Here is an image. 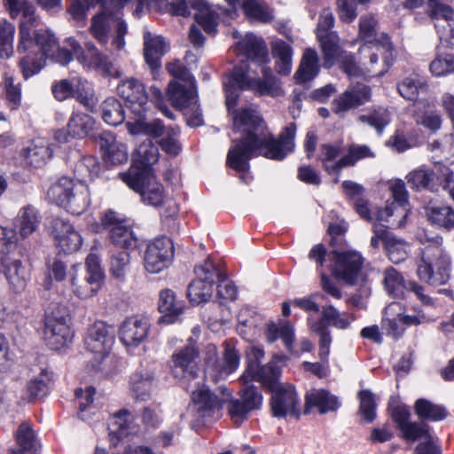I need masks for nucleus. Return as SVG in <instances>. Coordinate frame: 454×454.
<instances>
[{"instance_id": "412c9836", "label": "nucleus", "mask_w": 454, "mask_h": 454, "mask_svg": "<svg viewBox=\"0 0 454 454\" xmlns=\"http://www.w3.org/2000/svg\"><path fill=\"white\" fill-rule=\"evenodd\" d=\"M199 350L195 343H188L172 355V372L176 378L193 380L199 372Z\"/></svg>"}, {"instance_id": "8fccbe9b", "label": "nucleus", "mask_w": 454, "mask_h": 454, "mask_svg": "<svg viewBox=\"0 0 454 454\" xmlns=\"http://www.w3.org/2000/svg\"><path fill=\"white\" fill-rule=\"evenodd\" d=\"M341 152V145H323L321 146L320 160L324 165L325 169L328 173L339 172L342 168V157L338 159Z\"/></svg>"}, {"instance_id": "09e8293b", "label": "nucleus", "mask_w": 454, "mask_h": 454, "mask_svg": "<svg viewBox=\"0 0 454 454\" xmlns=\"http://www.w3.org/2000/svg\"><path fill=\"white\" fill-rule=\"evenodd\" d=\"M272 54L276 58V70L280 74H289L292 70V47L286 42L278 40L272 43Z\"/></svg>"}, {"instance_id": "49530a36", "label": "nucleus", "mask_w": 454, "mask_h": 454, "mask_svg": "<svg viewBox=\"0 0 454 454\" xmlns=\"http://www.w3.org/2000/svg\"><path fill=\"white\" fill-rule=\"evenodd\" d=\"M428 221L445 231L454 229V209L449 206H433L426 211Z\"/></svg>"}, {"instance_id": "338daca9", "label": "nucleus", "mask_w": 454, "mask_h": 454, "mask_svg": "<svg viewBox=\"0 0 454 454\" xmlns=\"http://www.w3.org/2000/svg\"><path fill=\"white\" fill-rule=\"evenodd\" d=\"M50 380L51 375L47 370H42L37 376L32 378L27 384L28 400L45 395Z\"/></svg>"}, {"instance_id": "bf43d9fd", "label": "nucleus", "mask_w": 454, "mask_h": 454, "mask_svg": "<svg viewBox=\"0 0 454 454\" xmlns=\"http://www.w3.org/2000/svg\"><path fill=\"white\" fill-rule=\"evenodd\" d=\"M312 332L317 333L319 339V357L322 361L326 362L330 354V347L332 343L331 333L327 325L323 321L309 322Z\"/></svg>"}, {"instance_id": "0eeeda50", "label": "nucleus", "mask_w": 454, "mask_h": 454, "mask_svg": "<svg viewBox=\"0 0 454 454\" xmlns=\"http://www.w3.org/2000/svg\"><path fill=\"white\" fill-rule=\"evenodd\" d=\"M49 199L73 215H81L90 204L88 185L62 176L47 192Z\"/></svg>"}, {"instance_id": "a878e982", "label": "nucleus", "mask_w": 454, "mask_h": 454, "mask_svg": "<svg viewBox=\"0 0 454 454\" xmlns=\"http://www.w3.org/2000/svg\"><path fill=\"white\" fill-rule=\"evenodd\" d=\"M334 25V17L329 9H324L320 14L317 37L320 42L324 59H332L340 44V37L336 32L331 31Z\"/></svg>"}, {"instance_id": "37998d69", "label": "nucleus", "mask_w": 454, "mask_h": 454, "mask_svg": "<svg viewBox=\"0 0 454 454\" xmlns=\"http://www.w3.org/2000/svg\"><path fill=\"white\" fill-rule=\"evenodd\" d=\"M240 356L238 350L229 343H225L222 360L214 364L215 372L213 380L223 378L234 372L239 366Z\"/></svg>"}, {"instance_id": "58836bf2", "label": "nucleus", "mask_w": 454, "mask_h": 454, "mask_svg": "<svg viewBox=\"0 0 454 454\" xmlns=\"http://www.w3.org/2000/svg\"><path fill=\"white\" fill-rule=\"evenodd\" d=\"M133 419V415L127 409H121L112 416L108 423V430L113 445L117 444L120 439L129 434V428Z\"/></svg>"}, {"instance_id": "603ef678", "label": "nucleus", "mask_w": 454, "mask_h": 454, "mask_svg": "<svg viewBox=\"0 0 454 454\" xmlns=\"http://www.w3.org/2000/svg\"><path fill=\"white\" fill-rule=\"evenodd\" d=\"M401 310V306L398 302L389 303L384 310L383 326L387 330V333L394 338L400 337L405 326L398 320V311Z\"/></svg>"}, {"instance_id": "1a4fd4ad", "label": "nucleus", "mask_w": 454, "mask_h": 454, "mask_svg": "<svg viewBox=\"0 0 454 454\" xmlns=\"http://www.w3.org/2000/svg\"><path fill=\"white\" fill-rule=\"evenodd\" d=\"M86 275L79 278L81 264H74L69 270L72 293L81 300H86L98 294L102 287L105 273L100 264V258L93 253L85 260Z\"/></svg>"}, {"instance_id": "ddd939ff", "label": "nucleus", "mask_w": 454, "mask_h": 454, "mask_svg": "<svg viewBox=\"0 0 454 454\" xmlns=\"http://www.w3.org/2000/svg\"><path fill=\"white\" fill-rule=\"evenodd\" d=\"M194 273L196 278L188 286L187 297L192 304L200 305L212 297L216 278L222 274V266L207 258L194 269Z\"/></svg>"}, {"instance_id": "2eb2a0df", "label": "nucleus", "mask_w": 454, "mask_h": 454, "mask_svg": "<svg viewBox=\"0 0 454 454\" xmlns=\"http://www.w3.org/2000/svg\"><path fill=\"white\" fill-rule=\"evenodd\" d=\"M190 9L196 11L195 20L205 32L215 33L218 17L205 0H176L167 5L168 12L183 17L191 14Z\"/></svg>"}, {"instance_id": "e2e57ef3", "label": "nucleus", "mask_w": 454, "mask_h": 454, "mask_svg": "<svg viewBox=\"0 0 454 454\" xmlns=\"http://www.w3.org/2000/svg\"><path fill=\"white\" fill-rule=\"evenodd\" d=\"M265 352L261 346H251L247 350V368L243 374L239 377V381L247 385V379L254 372L255 369L261 366V363L264 357Z\"/></svg>"}, {"instance_id": "a19ab883", "label": "nucleus", "mask_w": 454, "mask_h": 454, "mask_svg": "<svg viewBox=\"0 0 454 454\" xmlns=\"http://www.w3.org/2000/svg\"><path fill=\"white\" fill-rule=\"evenodd\" d=\"M96 125L95 120L89 114L74 112L68 120L67 129L70 137L84 138L90 135Z\"/></svg>"}, {"instance_id": "4c0bfd02", "label": "nucleus", "mask_w": 454, "mask_h": 454, "mask_svg": "<svg viewBox=\"0 0 454 454\" xmlns=\"http://www.w3.org/2000/svg\"><path fill=\"white\" fill-rule=\"evenodd\" d=\"M40 222L38 210L31 205H27L20 209L15 217L14 225L18 229L19 234L25 239L37 230Z\"/></svg>"}, {"instance_id": "aec40b11", "label": "nucleus", "mask_w": 454, "mask_h": 454, "mask_svg": "<svg viewBox=\"0 0 454 454\" xmlns=\"http://www.w3.org/2000/svg\"><path fill=\"white\" fill-rule=\"evenodd\" d=\"M391 417L396 424L402 437L407 442H422L432 435L427 425L410 421L411 412L406 405L394 407L391 411Z\"/></svg>"}, {"instance_id": "c85d7f7f", "label": "nucleus", "mask_w": 454, "mask_h": 454, "mask_svg": "<svg viewBox=\"0 0 454 454\" xmlns=\"http://www.w3.org/2000/svg\"><path fill=\"white\" fill-rule=\"evenodd\" d=\"M144 39V57L155 77L161 67V59L168 51L169 46L165 39L145 30Z\"/></svg>"}, {"instance_id": "052dcab7", "label": "nucleus", "mask_w": 454, "mask_h": 454, "mask_svg": "<svg viewBox=\"0 0 454 454\" xmlns=\"http://www.w3.org/2000/svg\"><path fill=\"white\" fill-rule=\"evenodd\" d=\"M15 439L18 445L23 451L35 450L38 445L37 439L35 437V431L31 425L25 421L22 422L15 434Z\"/></svg>"}, {"instance_id": "c9c22d12", "label": "nucleus", "mask_w": 454, "mask_h": 454, "mask_svg": "<svg viewBox=\"0 0 454 454\" xmlns=\"http://www.w3.org/2000/svg\"><path fill=\"white\" fill-rule=\"evenodd\" d=\"M159 160L158 147L150 139L142 142L136 150L133 157V164L130 168H136L138 173H153L152 166Z\"/></svg>"}, {"instance_id": "4d7b16f0", "label": "nucleus", "mask_w": 454, "mask_h": 454, "mask_svg": "<svg viewBox=\"0 0 454 454\" xmlns=\"http://www.w3.org/2000/svg\"><path fill=\"white\" fill-rule=\"evenodd\" d=\"M358 120L373 128L379 135H381L384 129L390 123L391 116L387 109L380 107L368 114L359 116Z\"/></svg>"}, {"instance_id": "5fc2aeb1", "label": "nucleus", "mask_w": 454, "mask_h": 454, "mask_svg": "<svg viewBox=\"0 0 454 454\" xmlns=\"http://www.w3.org/2000/svg\"><path fill=\"white\" fill-rule=\"evenodd\" d=\"M101 170L100 164L94 156H84L74 166V175L80 180L85 182L86 179L93 180L98 177Z\"/></svg>"}, {"instance_id": "13d9d810", "label": "nucleus", "mask_w": 454, "mask_h": 454, "mask_svg": "<svg viewBox=\"0 0 454 454\" xmlns=\"http://www.w3.org/2000/svg\"><path fill=\"white\" fill-rule=\"evenodd\" d=\"M15 27L6 20L0 21V58H9L13 53Z\"/></svg>"}, {"instance_id": "c756f323", "label": "nucleus", "mask_w": 454, "mask_h": 454, "mask_svg": "<svg viewBox=\"0 0 454 454\" xmlns=\"http://www.w3.org/2000/svg\"><path fill=\"white\" fill-rule=\"evenodd\" d=\"M231 7L229 15L236 16L240 7L246 17L251 20L267 23L273 20L272 9L262 0H225Z\"/></svg>"}, {"instance_id": "69168bd1", "label": "nucleus", "mask_w": 454, "mask_h": 454, "mask_svg": "<svg viewBox=\"0 0 454 454\" xmlns=\"http://www.w3.org/2000/svg\"><path fill=\"white\" fill-rule=\"evenodd\" d=\"M375 157V153L366 145L353 144L348 147V153L342 157V166H354L357 161Z\"/></svg>"}, {"instance_id": "39448f33", "label": "nucleus", "mask_w": 454, "mask_h": 454, "mask_svg": "<svg viewBox=\"0 0 454 454\" xmlns=\"http://www.w3.org/2000/svg\"><path fill=\"white\" fill-rule=\"evenodd\" d=\"M130 0H112L109 6L92 18L90 32L95 39L102 44L108 42L109 32L114 29V35L112 44L117 50H122L125 46L124 37L128 32L127 25L121 19V9ZM139 5H143L144 0H137Z\"/></svg>"}, {"instance_id": "bb28decb", "label": "nucleus", "mask_w": 454, "mask_h": 454, "mask_svg": "<svg viewBox=\"0 0 454 454\" xmlns=\"http://www.w3.org/2000/svg\"><path fill=\"white\" fill-rule=\"evenodd\" d=\"M52 235L56 247L64 254L79 251L83 243L81 233L69 222L61 219L54 222Z\"/></svg>"}, {"instance_id": "b1692460", "label": "nucleus", "mask_w": 454, "mask_h": 454, "mask_svg": "<svg viewBox=\"0 0 454 454\" xmlns=\"http://www.w3.org/2000/svg\"><path fill=\"white\" fill-rule=\"evenodd\" d=\"M102 223L110 229V238L117 247L133 249L137 245V239L133 231L122 221L116 212L109 210L102 217Z\"/></svg>"}, {"instance_id": "20e7f679", "label": "nucleus", "mask_w": 454, "mask_h": 454, "mask_svg": "<svg viewBox=\"0 0 454 454\" xmlns=\"http://www.w3.org/2000/svg\"><path fill=\"white\" fill-rule=\"evenodd\" d=\"M417 239L424 245L417 269L419 278L431 286L446 284L450 278L451 261L442 247V237L429 236L421 231L417 234Z\"/></svg>"}, {"instance_id": "4be33fe9", "label": "nucleus", "mask_w": 454, "mask_h": 454, "mask_svg": "<svg viewBox=\"0 0 454 454\" xmlns=\"http://www.w3.org/2000/svg\"><path fill=\"white\" fill-rule=\"evenodd\" d=\"M117 92L135 115L140 117L145 113L148 95L141 81L134 77L123 79L117 86Z\"/></svg>"}, {"instance_id": "2f4dec72", "label": "nucleus", "mask_w": 454, "mask_h": 454, "mask_svg": "<svg viewBox=\"0 0 454 454\" xmlns=\"http://www.w3.org/2000/svg\"><path fill=\"white\" fill-rule=\"evenodd\" d=\"M340 403L336 395L325 389H312L305 396L304 413L317 410L320 414L336 411Z\"/></svg>"}, {"instance_id": "423d86ee", "label": "nucleus", "mask_w": 454, "mask_h": 454, "mask_svg": "<svg viewBox=\"0 0 454 454\" xmlns=\"http://www.w3.org/2000/svg\"><path fill=\"white\" fill-rule=\"evenodd\" d=\"M378 20L372 13L364 14L359 19L357 40L364 42L359 48L360 55H366L374 63L380 56L383 63L392 65L394 60V48L390 38L386 34L378 35Z\"/></svg>"}, {"instance_id": "f8f14e48", "label": "nucleus", "mask_w": 454, "mask_h": 454, "mask_svg": "<svg viewBox=\"0 0 454 454\" xmlns=\"http://www.w3.org/2000/svg\"><path fill=\"white\" fill-rule=\"evenodd\" d=\"M114 343V336L110 326L102 321H97L89 326L84 337L86 350L93 356L94 364L98 370H106V362H112L114 357L111 350Z\"/></svg>"}, {"instance_id": "72a5a7b5", "label": "nucleus", "mask_w": 454, "mask_h": 454, "mask_svg": "<svg viewBox=\"0 0 454 454\" xmlns=\"http://www.w3.org/2000/svg\"><path fill=\"white\" fill-rule=\"evenodd\" d=\"M3 271L11 286L16 291L24 290L29 280V270L19 259H2Z\"/></svg>"}, {"instance_id": "680f3d73", "label": "nucleus", "mask_w": 454, "mask_h": 454, "mask_svg": "<svg viewBox=\"0 0 454 454\" xmlns=\"http://www.w3.org/2000/svg\"><path fill=\"white\" fill-rule=\"evenodd\" d=\"M407 182L411 187L415 189H428L434 190L433 179L434 173L429 169L421 167L411 172L407 176Z\"/></svg>"}, {"instance_id": "3c124183", "label": "nucleus", "mask_w": 454, "mask_h": 454, "mask_svg": "<svg viewBox=\"0 0 454 454\" xmlns=\"http://www.w3.org/2000/svg\"><path fill=\"white\" fill-rule=\"evenodd\" d=\"M322 318L318 321H323L328 325H332L340 330H345L356 320L353 314L340 313L337 309L332 305L325 306L321 312Z\"/></svg>"}, {"instance_id": "473e14b6", "label": "nucleus", "mask_w": 454, "mask_h": 454, "mask_svg": "<svg viewBox=\"0 0 454 454\" xmlns=\"http://www.w3.org/2000/svg\"><path fill=\"white\" fill-rule=\"evenodd\" d=\"M286 356L284 355H275L271 361L265 365H261L255 369L247 379V384L252 381L260 382L264 387L272 389L275 386L280 385L278 382L281 368L278 365V363H284Z\"/></svg>"}, {"instance_id": "774afa93", "label": "nucleus", "mask_w": 454, "mask_h": 454, "mask_svg": "<svg viewBox=\"0 0 454 454\" xmlns=\"http://www.w3.org/2000/svg\"><path fill=\"white\" fill-rule=\"evenodd\" d=\"M429 70L434 76H445L454 74V55L437 56L429 65Z\"/></svg>"}, {"instance_id": "e433bc0d", "label": "nucleus", "mask_w": 454, "mask_h": 454, "mask_svg": "<svg viewBox=\"0 0 454 454\" xmlns=\"http://www.w3.org/2000/svg\"><path fill=\"white\" fill-rule=\"evenodd\" d=\"M154 389L153 375L147 371H138L129 379V390L136 400H148Z\"/></svg>"}, {"instance_id": "4468645a", "label": "nucleus", "mask_w": 454, "mask_h": 454, "mask_svg": "<svg viewBox=\"0 0 454 454\" xmlns=\"http://www.w3.org/2000/svg\"><path fill=\"white\" fill-rule=\"evenodd\" d=\"M123 183L140 194L144 203L158 207L165 201V192L158 182L154 173H138L136 168H129L128 172L120 175Z\"/></svg>"}, {"instance_id": "6ab92c4d", "label": "nucleus", "mask_w": 454, "mask_h": 454, "mask_svg": "<svg viewBox=\"0 0 454 454\" xmlns=\"http://www.w3.org/2000/svg\"><path fill=\"white\" fill-rule=\"evenodd\" d=\"M173 256L172 241L165 237L155 239L145 252V268L149 273H159L170 264Z\"/></svg>"}, {"instance_id": "cd10ccee", "label": "nucleus", "mask_w": 454, "mask_h": 454, "mask_svg": "<svg viewBox=\"0 0 454 454\" xmlns=\"http://www.w3.org/2000/svg\"><path fill=\"white\" fill-rule=\"evenodd\" d=\"M371 88L364 83H356L348 87L333 102V110L336 114H343L356 108L371 99Z\"/></svg>"}, {"instance_id": "9b49d317", "label": "nucleus", "mask_w": 454, "mask_h": 454, "mask_svg": "<svg viewBox=\"0 0 454 454\" xmlns=\"http://www.w3.org/2000/svg\"><path fill=\"white\" fill-rule=\"evenodd\" d=\"M65 43L69 50L60 47L64 51H67L73 59V56L75 57L77 61L88 70H95L101 73L102 74L120 77L121 72L116 69L114 64L109 60L108 57L101 53L93 43L88 42L84 44V48H82L80 43L73 37L66 39ZM62 65L61 63H59ZM67 65V63L65 64Z\"/></svg>"}, {"instance_id": "9d476101", "label": "nucleus", "mask_w": 454, "mask_h": 454, "mask_svg": "<svg viewBox=\"0 0 454 454\" xmlns=\"http://www.w3.org/2000/svg\"><path fill=\"white\" fill-rule=\"evenodd\" d=\"M360 62L356 61L354 54L351 52L343 51L340 44H338V51H336L332 59L325 60V67H331L334 64H338L339 68L346 74L349 78L353 77H372L383 75L390 67L391 65H387L381 62L372 63L371 59L366 55H360Z\"/></svg>"}, {"instance_id": "6e6d98bb", "label": "nucleus", "mask_w": 454, "mask_h": 454, "mask_svg": "<svg viewBox=\"0 0 454 454\" xmlns=\"http://www.w3.org/2000/svg\"><path fill=\"white\" fill-rule=\"evenodd\" d=\"M415 411L419 419L433 421L442 420L447 415L446 410L442 406L434 404L427 399L417 400Z\"/></svg>"}, {"instance_id": "f3484780", "label": "nucleus", "mask_w": 454, "mask_h": 454, "mask_svg": "<svg viewBox=\"0 0 454 454\" xmlns=\"http://www.w3.org/2000/svg\"><path fill=\"white\" fill-rule=\"evenodd\" d=\"M271 411L274 417H294L298 419L301 416L300 401L295 387L289 383L275 386L270 389Z\"/></svg>"}, {"instance_id": "a211bd4d", "label": "nucleus", "mask_w": 454, "mask_h": 454, "mask_svg": "<svg viewBox=\"0 0 454 454\" xmlns=\"http://www.w3.org/2000/svg\"><path fill=\"white\" fill-rule=\"evenodd\" d=\"M334 276L344 282L354 285L363 278V257L355 250H346L333 253Z\"/></svg>"}, {"instance_id": "5701e85b", "label": "nucleus", "mask_w": 454, "mask_h": 454, "mask_svg": "<svg viewBox=\"0 0 454 454\" xmlns=\"http://www.w3.org/2000/svg\"><path fill=\"white\" fill-rule=\"evenodd\" d=\"M150 331L148 319L142 316L128 317L121 325L119 335L121 341L132 352L147 339Z\"/></svg>"}, {"instance_id": "de8ad7c7", "label": "nucleus", "mask_w": 454, "mask_h": 454, "mask_svg": "<svg viewBox=\"0 0 454 454\" xmlns=\"http://www.w3.org/2000/svg\"><path fill=\"white\" fill-rule=\"evenodd\" d=\"M281 339L288 351L294 354L293 345L294 342V329L288 321H284L279 325L272 323L268 325L267 340L270 343Z\"/></svg>"}, {"instance_id": "c03bdc74", "label": "nucleus", "mask_w": 454, "mask_h": 454, "mask_svg": "<svg viewBox=\"0 0 454 454\" xmlns=\"http://www.w3.org/2000/svg\"><path fill=\"white\" fill-rule=\"evenodd\" d=\"M108 270L112 278L125 282L130 271V255L127 251H114L110 254Z\"/></svg>"}, {"instance_id": "0e129e2a", "label": "nucleus", "mask_w": 454, "mask_h": 454, "mask_svg": "<svg viewBox=\"0 0 454 454\" xmlns=\"http://www.w3.org/2000/svg\"><path fill=\"white\" fill-rule=\"evenodd\" d=\"M408 245L395 237H390L385 241V249L389 260L394 263L403 262L408 256Z\"/></svg>"}, {"instance_id": "a18cd8bd", "label": "nucleus", "mask_w": 454, "mask_h": 454, "mask_svg": "<svg viewBox=\"0 0 454 454\" xmlns=\"http://www.w3.org/2000/svg\"><path fill=\"white\" fill-rule=\"evenodd\" d=\"M52 151L48 143L43 140L33 142L24 149L23 157L29 166L38 168L44 165L51 158Z\"/></svg>"}, {"instance_id": "7c9ffc66", "label": "nucleus", "mask_w": 454, "mask_h": 454, "mask_svg": "<svg viewBox=\"0 0 454 454\" xmlns=\"http://www.w3.org/2000/svg\"><path fill=\"white\" fill-rule=\"evenodd\" d=\"M168 96L176 108H188L198 101L195 80L171 81L168 86Z\"/></svg>"}, {"instance_id": "7ed1b4c3", "label": "nucleus", "mask_w": 454, "mask_h": 454, "mask_svg": "<svg viewBox=\"0 0 454 454\" xmlns=\"http://www.w3.org/2000/svg\"><path fill=\"white\" fill-rule=\"evenodd\" d=\"M234 51L237 54L251 59L254 65L260 66L262 79L253 77L251 68H247V64L236 66L228 76V80L223 82L229 113L235 109L241 90H251L260 96L281 94L278 80L273 75L271 69L266 67L269 62L268 51L261 37L254 34H247L236 43Z\"/></svg>"}, {"instance_id": "79ce46f5", "label": "nucleus", "mask_w": 454, "mask_h": 454, "mask_svg": "<svg viewBox=\"0 0 454 454\" xmlns=\"http://www.w3.org/2000/svg\"><path fill=\"white\" fill-rule=\"evenodd\" d=\"M159 309L163 314L161 321L173 324L183 312V306L176 300L175 294L168 289L162 290L160 294Z\"/></svg>"}, {"instance_id": "393cba45", "label": "nucleus", "mask_w": 454, "mask_h": 454, "mask_svg": "<svg viewBox=\"0 0 454 454\" xmlns=\"http://www.w3.org/2000/svg\"><path fill=\"white\" fill-rule=\"evenodd\" d=\"M192 390V402L198 419L202 422L211 418L222 408L221 399L204 384L194 383Z\"/></svg>"}, {"instance_id": "f257e3e1", "label": "nucleus", "mask_w": 454, "mask_h": 454, "mask_svg": "<svg viewBox=\"0 0 454 454\" xmlns=\"http://www.w3.org/2000/svg\"><path fill=\"white\" fill-rule=\"evenodd\" d=\"M234 129L245 136L235 142L227 154V165L237 170L239 178L246 184L250 183L249 160L263 156L276 160H281L294 149L296 125L289 123L279 136L278 139L268 130L262 119L255 108L246 107L240 110L233 109Z\"/></svg>"}, {"instance_id": "6e6552de", "label": "nucleus", "mask_w": 454, "mask_h": 454, "mask_svg": "<svg viewBox=\"0 0 454 454\" xmlns=\"http://www.w3.org/2000/svg\"><path fill=\"white\" fill-rule=\"evenodd\" d=\"M71 315L64 305L51 304L47 309L43 338L51 349L59 350L72 343L74 333L71 327Z\"/></svg>"}, {"instance_id": "ea45409f", "label": "nucleus", "mask_w": 454, "mask_h": 454, "mask_svg": "<svg viewBox=\"0 0 454 454\" xmlns=\"http://www.w3.org/2000/svg\"><path fill=\"white\" fill-rule=\"evenodd\" d=\"M318 56L315 50L306 49L303 52L298 70L294 78L298 83H304L313 80L319 73Z\"/></svg>"}, {"instance_id": "f03ea898", "label": "nucleus", "mask_w": 454, "mask_h": 454, "mask_svg": "<svg viewBox=\"0 0 454 454\" xmlns=\"http://www.w3.org/2000/svg\"><path fill=\"white\" fill-rule=\"evenodd\" d=\"M4 2L12 19L22 16L17 51L21 56L20 67L25 79L39 73L45 66L46 59L61 64H66L71 59L70 54L59 48V42L51 32L44 29L32 30L28 27L35 20V7L30 2L25 0H4Z\"/></svg>"}, {"instance_id": "864d4df0", "label": "nucleus", "mask_w": 454, "mask_h": 454, "mask_svg": "<svg viewBox=\"0 0 454 454\" xmlns=\"http://www.w3.org/2000/svg\"><path fill=\"white\" fill-rule=\"evenodd\" d=\"M103 121L112 126H117L124 121L122 105L115 98H106L101 105Z\"/></svg>"}, {"instance_id": "f704fd0d", "label": "nucleus", "mask_w": 454, "mask_h": 454, "mask_svg": "<svg viewBox=\"0 0 454 454\" xmlns=\"http://www.w3.org/2000/svg\"><path fill=\"white\" fill-rule=\"evenodd\" d=\"M99 145L107 163L122 164L128 160L127 147L119 143L110 132H103L99 137Z\"/></svg>"}, {"instance_id": "dca6fc26", "label": "nucleus", "mask_w": 454, "mask_h": 454, "mask_svg": "<svg viewBox=\"0 0 454 454\" xmlns=\"http://www.w3.org/2000/svg\"><path fill=\"white\" fill-rule=\"evenodd\" d=\"M390 190L395 201L385 208L378 210L376 220L379 222H390L393 227H403L410 213L405 184L402 180H395L391 184Z\"/></svg>"}]
</instances>
